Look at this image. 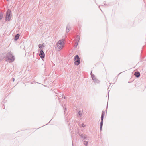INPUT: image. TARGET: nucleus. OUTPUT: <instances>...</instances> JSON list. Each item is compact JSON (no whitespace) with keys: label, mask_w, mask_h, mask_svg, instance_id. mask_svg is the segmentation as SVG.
Segmentation results:
<instances>
[{"label":"nucleus","mask_w":146,"mask_h":146,"mask_svg":"<svg viewBox=\"0 0 146 146\" xmlns=\"http://www.w3.org/2000/svg\"><path fill=\"white\" fill-rule=\"evenodd\" d=\"M64 40L62 39L58 41L56 45L55 48L56 50L58 51L62 50L64 47Z\"/></svg>","instance_id":"obj_1"},{"label":"nucleus","mask_w":146,"mask_h":146,"mask_svg":"<svg viewBox=\"0 0 146 146\" xmlns=\"http://www.w3.org/2000/svg\"><path fill=\"white\" fill-rule=\"evenodd\" d=\"M5 58L6 59V61L9 62V63L13 62L15 60L14 56L10 52L7 53Z\"/></svg>","instance_id":"obj_2"},{"label":"nucleus","mask_w":146,"mask_h":146,"mask_svg":"<svg viewBox=\"0 0 146 146\" xmlns=\"http://www.w3.org/2000/svg\"><path fill=\"white\" fill-rule=\"evenodd\" d=\"M11 10L9 9H8L6 12V21H9L11 19Z\"/></svg>","instance_id":"obj_3"},{"label":"nucleus","mask_w":146,"mask_h":146,"mask_svg":"<svg viewBox=\"0 0 146 146\" xmlns=\"http://www.w3.org/2000/svg\"><path fill=\"white\" fill-rule=\"evenodd\" d=\"M74 60L75 61L74 64L76 65H78L80 63V58L78 55L75 56Z\"/></svg>","instance_id":"obj_4"},{"label":"nucleus","mask_w":146,"mask_h":146,"mask_svg":"<svg viewBox=\"0 0 146 146\" xmlns=\"http://www.w3.org/2000/svg\"><path fill=\"white\" fill-rule=\"evenodd\" d=\"M105 115V112L104 111H102V114L101 116V121L100 125V129L101 130H102V127L103 125V121L104 116Z\"/></svg>","instance_id":"obj_5"},{"label":"nucleus","mask_w":146,"mask_h":146,"mask_svg":"<svg viewBox=\"0 0 146 146\" xmlns=\"http://www.w3.org/2000/svg\"><path fill=\"white\" fill-rule=\"evenodd\" d=\"M39 55L42 59L44 58L45 56V54L43 50H41Z\"/></svg>","instance_id":"obj_6"},{"label":"nucleus","mask_w":146,"mask_h":146,"mask_svg":"<svg viewBox=\"0 0 146 146\" xmlns=\"http://www.w3.org/2000/svg\"><path fill=\"white\" fill-rule=\"evenodd\" d=\"M70 25L69 24H68L67 25V26H66V32L67 33H68V32H69L70 31Z\"/></svg>","instance_id":"obj_7"},{"label":"nucleus","mask_w":146,"mask_h":146,"mask_svg":"<svg viewBox=\"0 0 146 146\" xmlns=\"http://www.w3.org/2000/svg\"><path fill=\"white\" fill-rule=\"evenodd\" d=\"M134 75L136 77H138L139 76L140 74L139 72H135Z\"/></svg>","instance_id":"obj_8"},{"label":"nucleus","mask_w":146,"mask_h":146,"mask_svg":"<svg viewBox=\"0 0 146 146\" xmlns=\"http://www.w3.org/2000/svg\"><path fill=\"white\" fill-rule=\"evenodd\" d=\"M92 72H91V75L92 76V79L94 81H96V80H96V78L95 77V76L94 75H92Z\"/></svg>","instance_id":"obj_9"},{"label":"nucleus","mask_w":146,"mask_h":146,"mask_svg":"<svg viewBox=\"0 0 146 146\" xmlns=\"http://www.w3.org/2000/svg\"><path fill=\"white\" fill-rule=\"evenodd\" d=\"M19 36L20 35L19 34H17L15 36V39L16 40H17V39H18L19 37Z\"/></svg>","instance_id":"obj_10"},{"label":"nucleus","mask_w":146,"mask_h":146,"mask_svg":"<svg viewBox=\"0 0 146 146\" xmlns=\"http://www.w3.org/2000/svg\"><path fill=\"white\" fill-rule=\"evenodd\" d=\"M84 144L85 145V146H88V141H84L83 142Z\"/></svg>","instance_id":"obj_11"},{"label":"nucleus","mask_w":146,"mask_h":146,"mask_svg":"<svg viewBox=\"0 0 146 146\" xmlns=\"http://www.w3.org/2000/svg\"><path fill=\"white\" fill-rule=\"evenodd\" d=\"M81 137L83 138L84 139H86V137L85 135L81 134L80 135Z\"/></svg>","instance_id":"obj_12"},{"label":"nucleus","mask_w":146,"mask_h":146,"mask_svg":"<svg viewBox=\"0 0 146 146\" xmlns=\"http://www.w3.org/2000/svg\"><path fill=\"white\" fill-rule=\"evenodd\" d=\"M76 38H77L76 40H78V42L79 40H80V37L79 35H77Z\"/></svg>","instance_id":"obj_13"},{"label":"nucleus","mask_w":146,"mask_h":146,"mask_svg":"<svg viewBox=\"0 0 146 146\" xmlns=\"http://www.w3.org/2000/svg\"><path fill=\"white\" fill-rule=\"evenodd\" d=\"M3 17V14L2 13H0V20H1Z\"/></svg>","instance_id":"obj_14"},{"label":"nucleus","mask_w":146,"mask_h":146,"mask_svg":"<svg viewBox=\"0 0 146 146\" xmlns=\"http://www.w3.org/2000/svg\"><path fill=\"white\" fill-rule=\"evenodd\" d=\"M78 114H79V115L80 116H81L82 115V113L81 112V111H79L78 112Z\"/></svg>","instance_id":"obj_15"},{"label":"nucleus","mask_w":146,"mask_h":146,"mask_svg":"<svg viewBox=\"0 0 146 146\" xmlns=\"http://www.w3.org/2000/svg\"><path fill=\"white\" fill-rule=\"evenodd\" d=\"M39 47L40 48H42V46L40 44H39L38 45Z\"/></svg>","instance_id":"obj_16"},{"label":"nucleus","mask_w":146,"mask_h":146,"mask_svg":"<svg viewBox=\"0 0 146 146\" xmlns=\"http://www.w3.org/2000/svg\"><path fill=\"white\" fill-rule=\"evenodd\" d=\"M82 126L83 127H85V125H84V124H82Z\"/></svg>","instance_id":"obj_17"},{"label":"nucleus","mask_w":146,"mask_h":146,"mask_svg":"<svg viewBox=\"0 0 146 146\" xmlns=\"http://www.w3.org/2000/svg\"><path fill=\"white\" fill-rule=\"evenodd\" d=\"M14 80H15V79H14V78H13V82H14Z\"/></svg>","instance_id":"obj_18"},{"label":"nucleus","mask_w":146,"mask_h":146,"mask_svg":"<svg viewBox=\"0 0 146 146\" xmlns=\"http://www.w3.org/2000/svg\"><path fill=\"white\" fill-rule=\"evenodd\" d=\"M64 99H65V98H66V97H64Z\"/></svg>","instance_id":"obj_19"},{"label":"nucleus","mask_w":146,"mask_h":146,"mask_svg":"<svg viewBox=\"0 0 146 146\" xmlns=\"http://www.w3.org/2000/svg\"><path fill=\"white\" fill-rule=\"evenodd\" d=\"M7 0V1H8L9 0Z\"/></svg>","instance_id":"obj_20"}]
</instances>
